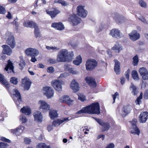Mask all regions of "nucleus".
Wrapping results in <instances>:
<instances>
[{
	"mask_svg": "<svg viewBox=\"0 0 148 148\" xmlns=\"http://www.w3.org/2000/svg\"><path fill=\"white\" fill-rule=\"evenodd\" d=\"M115 147L114 145L112 143H110L107 145L105 148H114Z\"/></svg>",
	"mask_w": 148,
	"mask_h": 148,
	"instance_id": "13d9d810",
	"label": "nucleus"
},
{
	"mask_svg": "<svg viewBox=\"0 0 148 148\" xmlns=\"http://www.w3.org/2000/svg\"><path fill=\"white\" fill-rule=\"evenodd\" d=\"M6 11L5 8L1 6V14H4L6 13Z\"/></svg>",
	"mask_w": 148,
	"mask_h": 148,
	"instance_id": "e2e57ef3",
	"label": "nucleus"
},
{
	"mask_svg": "<svg viewBox=\"0 0 148 148\" xmlns=\"http://www.w3.org/2000/svg\"><path fill=\"white\" fill-rule=\"evenodd\" d=\"M119 95L117 92H116L114 94L112 95L113 99V103H114L115 101V99L116 97H119Z\"/></svg>",
	"mask_w": 148,
	"mask_h": 148,
	"instance_id": "4d7b16f0",
	"label": "nucleus"
},
{
	"mask_svg": "<svg viewBox=\"0 0 148 148\" xmlns=\"http://www.w3.org/2000/svg\"><path fill=\"white\" fill-rule=\"evenodd\" d=\"M51 85L54 89L58 92H60L62 90V85H64V82L58 79H55L51 82Z\"/></svg>",
	"mask_w": 148,
	"mask_h": 148,
	"instance_id": "20e7f679",
	"label": "nucleus"
},
{
	"mask_svg": "<svg viewBox=\"0 0 148 148\" xmlns=\"http://www.w3.org/2000/svg\"><path fill=\"white\" fill-rule=\"evenodd\" d=\"M74 56L73 51L69 52L66 49H63L59 52L57 56V60L58 62H70L72 60Z\"/></svg>",
	"mask_w": 148,
	"mask_h": 148,
	"instance_id": "f03ea898",
	"label": "nucleus"
},
{
	"mask_svg": "<svg viewBox=\"0 0 148 148\" xmlns=\"http://www.w3.org/2000/svg\"><path fill=\"white\" fill-rule=\"evenodd\" d=\"M9 69L10 70V72H14V66L13 64L10 60L8 61V64L5 68V70L6 71H8Z\"/></svg>",
	"mask_w": 148,
	"mask_h": 148,
	"instance_id": "cd10ccee",
	"label": "nucleus"
},
{
	"mask_svg": "<svg viewBox=\"0 0 148 148\" xmlns=\"http://www.w3.org/2000/svg\"><path fill=\"white\" fill-rule=\"evenodd\" d=\"M78 99L82 101H84L86 99V97L85 96L82 95L79 96Z\"/></svg>",
	"mask_w": 148,
	"mask_h": 148,
	"instance_id": "6e6d98bb",
	"label": "nucleus"
},
{
	"mask_svg": "<svg viewBox=\"0 0 148 148\" xmlns=\"http://www.w3.org/2000/svg\"><path fill=\"white\" fill-rule=\"evenodd\" d=\"M112 49L114 50L116 53H119L122 49L121 47H113Z\"/></svg>",
	"mask_w": 148,
	"mask_h": 148,
	"instance_id": "de8ad7c7",
	"label": "nucleus"
},
{
	"mask_svg": "<svg viewBox=\"0 0 148 148\" xmlns=\"http://www.w3.org/2000/svg\"><path fill=\"white\" fill-rule=\"evenodd\" d=\"M130 39L133 41H135L138 39L140 37V34L136 30L133 31L131 33L129 34Z\"/></svg>",
	"mask_w": 148,
	"mask_h": 148,
	"instance_id": "dca6fc26",
	"label": "nucleus"
},
{
	"mask_svg": "<svg viewBox=\"0 0 148 148\" xmlns=\"http://www.w3.org/2000/svg\"><path fill=\"white\" fill-rule=\"evenodd\" d=\"M13 93L16 97V103L18 105V104H20L19 102L21 101V97L20 94L18 91L16 89H14L13 90Z\"/></svg>",
	"mask_w": 148,
	"mask_h": 148,
	"instance_id": "5701e85b",
	"label": "nucleus"
},
{
	"mask_svg": "<svg viewBox=\"0 0 148 148\" xmlns=\"http://www.w3.org/2000/svg\"><path fill=\"white\" fill-rule=\"evenodd\" d=\"M70 87L75 92L78 91L79 86L78 83L75 79H73L71 83Z\"/></svg>",
	"mask_w": 148,
	"mask_h": 148,
	"instance_id": "2eb2a0df",
	"label": "nucleus"
},
{
	"mask_svg": "<svg viewBox=\"0 0 148 148\" xmlns=\"http://www.w3.org/2000/svg\"><path fill=\"white\" fill-rule=\"evenodd\" d=\"M21 112L27 115H29L31 113V110L28 106L24 107L21 109Z\"/></svg>",
	"mask_w": 148,
	"mask_h": 148,
	"instance_id": "c756f323",
	"label": "nucleus"
},
{
	"mask_svg": "<svg viewBox=\"0 0 148 148\" xmlns=\"http://www.w3.org/2000/svg\"><path fill=\"white\" fill-rule=\"evenodd\" d=\"M2 52L4 54L10 55L12 53V50L10 47H4Z\"/></svg>",
	"mask_w": 148,
	"mask_h": 148,
	"instance_id": "7c9ffc66",
	"label": "nucleus"
},
{
	"mask_svg": "<svg viewBox=\"0 0 148 148\" xmlns=\"http://www.w3.org/2000/svg\"><path fill=\"white\" fill-rule=\"evenodd\" d=\"M51 26L58 30H62L64 28V25L61 22L53 23Z\"/></svg>",
	"mask_w": 148,
	"mask_h": 148,
	"instance_id": "b1692460",
	"label": "nucleus"
},
{
	"mask_svg": "<svg viewBox=\"0 0 148 148\" xmlns=\"http://www.w3.org/2000/svg\"><path fill=\"white\" fill-rule=\"evenodd\" d=\"M10 82L14 84H16L18 83L17 79L15 77H12L10 80Z\"/></svg>",
	"mask_w": 148,
	"mask_h": 148,
	"instance_id": "09e8293b",
	"label": "nucleus"
},
{
	"mask_svg": "<svg viewBox=\"0 0 148 148\" xmlns=\"http://www.w3.org/2000/svg\"><path fill=\"white\" fill-rule=\"evenodd\" d=\"M82 62V59L80 56H79L77 57L76 59L73 62L74 64L77 65H79Z\"/></svg>",
	"mask_w": 148,
	"mask_h": 148,
	"instance_id": "72a5a7b5",
	"label": "nucleus"
},
{
	"mask_svg": "<svg viewBox=\"0 0 148 148\" xmlns=\"http://www.w3.org/2000/svg\"><path fill=\"white\" fill-rule=\"evenodd\" d=\"M78 15L83 18L86 17L87 11L84 9V7L82 6H79L77 8Z\"/></svg>",
	"mask_w": 148,
	"mask_h": 148,
	"instance_id": "1a4fd4ad",
	"label": "nucleus"
},
{
	"mask_svg": "<svg viewBox=\"0 0 148 148\" xmlns=\"http://www.w3.org/2000/svg\"><path fill=\"white\" fill-rule=\"evenodd\" d=\"M53 126L52 125H49L47 127V130L48 131L50 132L53 129Z\"/></svg>",
	"mask_w": 148,
	"mask_h": 148,
	"instance_id": "774afa93",
	"label": "nucleus"
},
{
	"mask_svg": "<svg viewBox=\"0 0 148 148\" xmlns=\"http://www.w3.org/2000/svg\"><path fill=\"white\" fill-rule=\"evenodd\" d=\"M143 97V93L141 92L135 102L136 104H139L140 102H141V99H142Z\"/></svg>",
	"mask_w": 148,
	"mask_h": 148,
	"instance_id": "37998d69",
	"label": "nucleus"
},
{
	"mask_svg": "<svg viewBox=\"0 0 148 148\" xmlns=\"http://www.w3.org/2000/svg\"><path fill=\"white\" fill-rule=\"evenodd\" d=\"M42 92L43 94L46 96L48 99L51 98L53 97L54 90L50 87H44L42 89Z\"/></svg>",
	"mask_w": 148,
	"mask_h": 148,
	"instance_id": "39448f33",
	"label": "nucleus"
},
{
	"mask_svg": "<svg viewBox=\"0 0 148 148\" xmlns=\"http://www.w3.org/2000/svg\"><path fill=\"white\" fill-rule=\"evenodd\" d=\"M8 146V145L7 143L1 142V148H7Z\"/></svg>",
	"mask_w": 148,
	"mask_h": 148,
	"instance_id": "603ef678",
	"label": "nucleus"
},
{
	"mask_svg": "<svg viewBox=\"0 0 148 148\" xmlns=\"http://www.w3.org/2000/svg\"><path fill=\"white\" fill-rule=\"evenodd\" d=\"M49 115L51 119L57 117L58 116L56 111L54 110H52L50 111Z\"/></svg>",
	"mask_w": 148,
	"mask_h": 148,
	"instance_id": "2f4dec72",
	"label": "nucleus"
},
{
	"mask_svg": "<svg viewBox=\"0 0 148 148\" xmlns=\"http://www.w3.org/2000/svg\"><path fill=\"white\" fill-rule=\"evenodd\" d=\"M20 119L23 123H25L27 121V119L25 115H23L20 116Z\"/></svg>",
	"mask_w": 148,
	"mask_h": 148,
	"instance_id": "c03bdc74",
	"label": "nucleus"
},
{
	"mask_svg": "<svg viewBox=\"0 0 148 148\" xmlns=\"http://www.w3.org/2000/svg\"><path fill=\"white\" fill-rule=\"evenodd\" d=\"M97 63L93 59H89L86 61V69L87 70L91 71L97 66Z\"/></svg>",
	"mask_w": 148,
	"mask_h": 148,
	"instance_id": "423d86ee",
	"label": "nucleus"
},
{
	"mask_svg": "<svg viewBox=\"0 0 148 148\" xmlns=\"http://www.w3.org/2000/svg\"><path fill=\"white\" fill-rule=\"evenodd\" d=\"M148 113L147 112H141L139 116L140 122L141 123H145L147 119Z\"/></svg>",
	"mask_w": 148,
	"mask_h": 148,
	"instance_id": "4be33fe9",
	"label": "nucleus"
},
{
	"mask_svg": "<svg viewBox=\"0 0 148 148\" xmlns=\"http://www.w3.org/2000/svg\"><path fill=\"white\" fill-rule=\"evenodd\" d=\"M6 40L7 43L10 46H15V45L14 38H11L10 39L7 40Z\"/></svg>",
	"mask_w": 148,
	"mask_h": 148,
	"instance_id": "4c0bfd02",
	"label": "nucleus"
},
{
	"mask_svg": "<svg viewBox=\"0 0 148 148\" xmlns=\"http://www.w3.org/2000/svg\"><path fill=\"white\" fill-rule=\"evenodd\" d=\"M38 104L40 106V109L44 111L48 110L50 109V106L45 101L42 100L39 101L38 102Z\"/></svg>",
	"mask_w": 148,
	"mask_h": 148,
	"instance_id": "f8f14e48",
	"label": "nucleus"
},
{
	"mask_svg": "<svg viewBox=\"0 0 148 148\" xmlns=\"http://www.w3.org/2000/svg\"><path fill=\"white\" fill-rule=\"evenodd\" d=\"M84 113H88L90 114H99L100 113V108L99 104L96 102L92 103L91 105L87 106L83 108L80 110L76 113V114H80ZM76 116L77 117L81 116Z\"/></svg>",
	"mask_w": 148,
	"mask_h": 148,
	"instance_id": "f257e3e1",
	"label": "nucleus"
},
{
	"mask_svg": "<svg viewBox=\"0 0 148 148\" xmlns=\"http://www.w3.org/2000/svg\"><path fill=\"white\" fill-rule=\"evenodd\" d=\"M70 18L71 21L74 25H77L80 22V18L77 17L76 15L74 14L71 15L70 16Z\"/></svg>",
	"mask_w": 148,
	"mask_h": 148,
	"instance_id": "aec40b11",
	"label": "nucleus"
},
{
	"mask_svg": "<svg viewBox=\"0 0 148 148\" xmlns=\"http://www.w3.org/2000/svg\"><path fill=\"white\" fill-rule=\"evenodd\" d=\"M144 97L146 99H148V90H147L144 94Z\"/></svg>",
	"mask_w": 148,
	"mask_h": 148,
	"instance_id": "338daca9",
	"label": "nucleus"
},
{
	"mask_svg": "<svg viewBox=\"0 0 148 148\" xmlns=\"http://www.w3.org/2000/svg\"><path fill=\"white\" fill-rule=\"evenodd\" d=\"M139 3L140 6L142 7L146 8L147 6L146 3L143 0H140Z\"/></svg>",
	"mask_w": 148,
	"mask_h": 148,
	"instance_id": "a18cd8bd",
	"label": "nucleus"
},
{
	"mask_svg": "<svg viewBox=\"0 0 148 148\" xmlns=\"http://www.w3.org/2000/svg\"><path fill=\"white\" fill-rule=\"evenodd\" d=\"M110 34L113 37L117 38H119L122 36L120 33V31L118 29H112L110 31Z\"/></svg>",
	"mask_w": 148,
	"mask_h": 148,
	"instance_id": "6ab92c4d",
	"label": "nucleus"
},
{
	"mask_svg": "<svg viewBox=\"0 0 148 148\" xmlns=\"http://www.w3.org/2000/svg\"><path fill=\"white\" fill-rule=\"evenodd\" d=\"M47 13L50 15L52 18H54L60 12L59 10H54L53 11H49L48 10H46Z\"/></svg>",
	"mask_w": 148,
	"mask_h": 148,
	"instance_id": "c85d7f7f",
	"label": "nucleus"
},
{
	"mask_svg": "<svg viewBox=\"0 0 148 148\" xmlns=\"http://www.w3.org/2000/svg\"><path fill=\"white\" fill-rule=\"evenodd\" d=\"M93 118L99 125H101L103 127L102 129L103 131H105L109 129L110 127V125L109 123L103 122L100 119H97L95 118Z\"/></svg>",
	"mask_w": 148,
	"mask_h": 148,
	"instance_id": "9b49d317",
	"label": "nucleus"
},
{
	"mask_svg": "<svg viewBox=\"0 0 148 148\" xmlns=\"http://www.w3.org/2000/svg\"><path fill=\"white\" fill-rule=\"evenodd\" d=\"M69 120L68 118H63L60 119H57L53 122L52 125L55 127L58 126L64 122L68 121Z\"/></svg>",
	"mask_w": 148,
	"mask_h": 148,
	"instance_id": "393cba45",
	"label": "nucleus"
},
{
	"mask_svg": "<svg viewBox=\"0 0 148 148\" xmlns=\"http://www.w3.org/2000/svg\"><path fill=\"white\" fill-rule=\"evenodd\" d=\"M23 25L24 26L26 27L34 28V33L36 38L40 37L41 36L38 27L34 22L27 21L24 23Z\"/></svg>",
	"mask_w": 148,
	"mask_h": 148,
	"instance_id": "7ed1b4c3",
	"label": "nucleus"
},
{
	"mask_svg": "<svg viewBox=\"0 0 148 148\" xmlns=\"http://www.w3.org/2000/svg\"><path fill=\"white\" fill-rule=\"evenodd\" d=\"M24 142L25 144H29L31 142V140L29 138H25L24 139Z\"/></svg>",
	"mask_w": 148,
	"mask_h": 148,
	"instance_id": "5fc2aeb1",
	"label": "nucleus"
},
{
	"mask_svg": "<svg viewBox=\"0 0 148 148\" xmlns=\"http://www.w3.org/2000/svg\"><path fill=\"white\" fill-rule=\"evenodd\" d=\"M139 72L143 79L148 80V72L145 68L142 67L140 68Z\"/></svg>",
	"mask_w": 148,
	"mask_h": 148,
	"instance_id": "4468645a",
	"label": "nucleus"
},
{
	"mask_svg": "<svg viewBox=\"0 0 148 148\" xmlns=\"http://www.w3.org/2000/svg\"><path fill=\"white\" fill-rule=\"evenodd\" d=\"M86 82L91 86L95 87L96 86V84L95 79L90 77H87L85 78Z\"/></svg>",
	"mask_w": 148,
	"mask_h": 148,
	"instance_id": "412c9836",
	"label": "nucleus"
},
{
	"mask_svg": "<svg viewBox=\"0 0 148 148\" xmlns=\"http://www.w3.org/2000/svg\"><path fill=\"white\" fill-rule=\"evenodd\" d=\"M129 89L132 94L134 95H136L138 92V90L137 87L132 83L130 85Z\"/></svg>",
	"mask_w": 148,
	"mask_h": 148,
	"instance_id": "a878e982",
	"label": "nucleus"
},
{
	"mask_svg": "<svg viewBox=\"0 0 148 148\" xmlns=\"http://www.w3.org/2000/svg\"><path fill=\"white\" fill-rule=\"evenodd\" d=\"M101 138H102V140H104V138H105L104 135H102V134L99 135L97 136V139H99Z\"/></svg>",
	"mask_w": 148,
	"mask_h": 148,
	"instance_id": "69168bd1",
	"label": "nucleus"
},
{
	"mask_svg": "<svg viewBox=\"0 0 148 148\" xmlns=\"http://www.w3.org/2000/svg\"><path fill=\"white\" fill-rule=\"evenodd\" d=\"M66 70L68 71L69 73H71L73 75L77 74L79 73V72L77 70L73 69L72 68L68 67L67 68Z\"/></svg>",
	"mask_w": 148,
	"mask_h": 148,
	"instance_id": "c9c22d12",
	"label": "nucleus"
},
{
	"mask_svg": "<svg viewBox=\"0 0 148 148\" xmlns=\"http://www.w3.org/2000/svg\"><path fill=\"white\" fill-rule=\"evenodd\" d=\"M25 127L23 126L20 125L16 129L11 130V132L13 134H15L17 136L20 135L24 130Z\"/></svg>",
	"mask_w": 148,
	"mask_h": 148,
	"instance_id": "f3484780",
	"label": "nucleus"
},
{
	"mask_svg": "<svg viewBox=\"0 0 148 148\" xmlns=\"http://www.w3.org/2000/svg\"><path fill=\"white\" fill-rule=\"evenodd\" d=\"M133 78L135 80H138V75L137 72L135 71H133L132 73Z\"/></svg>",
	"mask_w": 148,
	"mask_h": 148,
	"instance_id": "79ce46f5",
	"label": "nucleus"
},
{
	"mask_svg": "<svg viewBox=\"0 0 148 148\" xmlns=\"http://www.w3.org/2000/svg\"><path fill=\"white\" fill-rule=\"evenodd\" d=\"M54 69L52 66L49 67L47 69V72L50 73H52L54 72Z\"/></svg>",
	"mask_w": 148,
	"mask_h": 148,
	"instance_id": "3c124183",
	"label": "nucleus"
},
{
	"mask_svg": "<svg viewBox=\"0 0 148 148\" xmlns=\"http://www.w3.org/2000/svg\"><path fill=\"white\" fill-rule=\"evenodd\" d=\"M1 140L8 143H10L11 142V141L10 140L4 137H1Z\"/></svg>",
	"mask_w": 148,
	"mask_h": 148,
	"instance_id": "052dcab7",
	"label": "nucleus"
},
{
	"mask_svg": "<svg viewBox=\"0 0 148 148\" xmlns=\"http://www.w3.org/2000/svg\"><path fill=\"white\" fill-rule=\"evenodd\" d=\"M22 85L25 90H28L30 88L32 82L28 77H25L22 79Z\"/></svg>",
	"mask_w": 148,
	"mask_h": 148,
	"instance_id": "6e6552de",
	"label": "nucleus"
},
{
	"mask_svg": "<svg viewBox=\"0 0 148 148\" xmlns=\"http://www.w3.org/2000/svg\"><path fill=\"white\" fill-rule=\"evenodd\" d=\"M34 120L38 122H41L43 119V116L41 112L39 111H36L33 114Z\"/></svg>",
	"mask_w": 148,
	"mask_h": 148,
	"instance_id": "ddd939ff",
	"label": "nucleus"
},
{
	"mask_svg": "<svg viewBox=\"0 0 148 148\" xmlns=\"http://www.w3.org/2000/svg\"><path fill=\"white\" fill-rule=\"evenodd\" d=\"M19 66L21 67H23L25 65V61L24 60H20V63L19 64Z\"/></svg>",
	"mask_w": 148,
	"mask_h": 148,
	"instance_id": "0e129e2a",
	"label": "nucleus"
},
{
	"mask_svg": "<svg viewBox=\"0 0 148 148\" xmlns=\"http://www.w3.org/2000/svg\"><path fill=\"white\" fill-rule=\"evenodd\" d=\"M37 148H51L50 146H46L43 143H39L37 146Z\"/></svg>",
	"mask_w": 148,
	"mask_h": 148,
	"instance_id": "a19ab883",
	"label": "nucleus"
},
{
	"mask_svg": "<svg viewBox=\"0 0 148 148\" xmlns=\"http://www.w3.org/2000/svg\"><path fill=\"white\" fill-rule=\"evenodd\" d=\"M133 64L134 66H136L139 61L137 55H136L133 58Z\"/></svg>",
	"mask_w": 148,
	"mask_h": 148,
	"instance_id": "ea45409f",
	"label": "nucleus"
},
{
	"mask_svg": "<svg viewBox=\"0 0 148 148\" xmlns=\"http://www.w3.org/2000/svg\"><path fill=\"white\" fill-rule=\"evenodd\" d=\"M46 48L49 50H52L53 51H54L55 50H57L59 49L57 47H46Z\"/></svg>",
	"mask_w": 148,
	"mask_h": 148,
	"instance_id": "864d4df0",
	"label": "nucleus"
},
{
	"mask_svg": "<svg viewBox=\"0 0 148 148\" xmlns=\"http://www.w3.org/2000/svg\"><path fill=\"white\" fill-rule=\"evenodd\" d=\"M1 83L5 86H8V82L7 80L4 78V76L1 74Z\"/></svg>",
	"mask_w": 148,
	"mask_h": 148,
	"instance_id": "58836bf2",
	"label": "nucleus"
},
{
	"mask_svg": "<svg viewBox=\"0 0 148 148\" xmlns=\"http://www.w3.org/2000/svg\"><path fill=\"white\" fill-rule=\"evenodd\" d=\"M69 75V74L65 72L63 73H61L59 77L60 78H66V77Z\"/></svg>",
	"mask_w": 148,
	"mask_h": 148,
	"instance_id": "8fccbe9b",
	"label": "nucleus"
},
{
	"mask_svg": "<svg viewBox=\"0 0 148 148\" xmlns=\"http://www.w3.org/2000/svg\"><path fill=\"white\" fill-rule=\"evenodd\" d=\"M54 2L55 3H61L62 5L64 6H65L66 5V3L64 1L62 0H56L54 1Z\"/></svg>",
	"mask_w": 148,
	"mask_h": 148,
	"instance_id": "49530a36",
	"label": "nucleus"
},
{
	"mask_svg": "<svg viewBox=\"0 0 148 148\" xmlns=\"http://www.w3.org/2000/svg\"><path fill=\"white\" fill-rule=\"evenodd\" d=\"M131 109V108L130 106H125L123 108V111L125 113V115H126L130 112Z\"/></svg>",
	"mask_w": 148,
	"mask_h": 148,
	"instance_id": "e433bc0d",
	"label": "nucleus"
},
{
	"mask_svg": "<svg viewBox=\"0 0 148 148\" xmlns=\"http://www.w3.org/2000/svg\"><path fill=\"white\" fill-rule=\"evenodd\" d=\"M60 101L66 103L69 105H72L73 104V100L71 99L68 96L64 95L60 98Z\"/></svg>",
	"mask_w": 148,
	"mask_h": 148,
	"instance_id": "a211bd4d",
	"label": "nucleus"
},
{
	"mask_svg": "<svg viewBox=\"0 0 148 148\" xmlns=\"http://www.w3.org/2000/svg\"><path fill=\"white\" fill-rule=\"evenodd\" d=\"M4 38L6 40L14 38L12 33L9 32H6L5 36H4Z\"/></svg>",
	"mask_w": 148,
	"mask_h": 148,
	"instance_id": "473e14b6",
	"label": "nucleus"
},
{
	"mask_svg": "<svg viewBox=\"0 0 148 148\" xmlns=\"http://www.w3.org/2000/svg\"><path fill=\"white\" fill-rule=\"evenodd\" d=\"M57 60H56L53 59H50L49 60V62L51 64H54L57 63Z\"/></svg>",
	"mask_w": 148,
	"mask_h": 148,
	"instance_id": "bf43d9fd",
	"label": "nucleus"
},
{
	"mask_svg": "<svg viewBox=\"0 0 148 148\" xmlns=\"http://www.w3.org/2000/svg\"><path fill=\"white\" fill-rule=\"evenodd\" d=\"M115 64L114 70L116 74H119L120 73V63L117 60H114Z\"/></svg>",
	"mask_w": 148,
	"mask_h": 148,
	"instance_id": "bb28decb",
	"label": "nucleus"
},
{
	"mask_svg": "<svg viewBox=\"0 0 148 148\" xmlns=\"http://www.w3.org/2000/svg\"><path fill=\"white\" fill-rule=\"evenodd\" d=\"M138 19L141 21L142 22H143V23H147V22L146 20L143 18V17L142 16H139L138 17Z\"/></svg>",
	"mask_w": 148,
	"mask_h": 148,
	"instance_id": "680f3d73",
	"label": "nucleus"
},
{
	"mask_svg": "<svg viewBox=\"0 0 148 148\" xmlns=\"http://www.w3.org/2000/svg\"><path fill=\"white\" fill-rule=\"evenodd\" d=\"M114 18L117 22L119 23L122 22L123 17L120 16L118 13H116L115 14V16H114Z\"/></svg>",
	"mask_w": 148,
	"mask_h": 148,
	"instance_id": "f704fd0d",
	"label": "nucleus"
},
{
	"mask_svg": "<svg viewBox=\"0 0 148 148\" xmlns=\"http://www.w3.org/2000/svg\"><path fill=\"white\" fill-rule=\"evenodd\" d=\"M137 122V119H134L131 122L132 126L130 129V132L132 134L139 135L140 131L136 125Z\"/></svg>",
	"mask_w": 148,
	"mask_h": 148,
	"instance_id": "0eeeda50",
	"label": "nucleus"
},
{
	"mask_svg": "<svg viewBox=\"0 0 148 148\" xmlns=\"http://www.w3.org/2000/svg\"><path fill=\"white\" fill-rule=\"evenodd\" d=\"M26 54L28 56H37L39 54V52L36 49L29 48L25 50Z\"/></svg>",
	"mask_w": 148,
	"mask_h": 148,
	"instance_id": "9d476101",
	"label": "nucleus"
}]
</instances>
